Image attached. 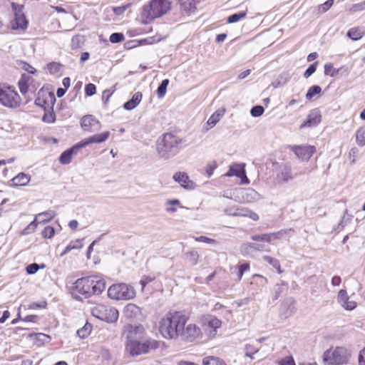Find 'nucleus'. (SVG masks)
Returning <instances> with one entry per match:
<instances>
[{
	"label": "nucleus",
	"mask_w": 365,
	"mask_h": 365,
	"mask_svg": "<svg viewBox=\"0 0 365 365\" xmlns=\"http://www.w3.org/2000/svg\"><path fill=\"white\" fill-rule=\"evenodd\" d=\"M187 318L180 312L168 313L159 323V331L167 339H177L185 326Z\"/></svg>",
	"instance_id": "2"
},
{
	"label": "nucleus",
	"mask_w": 365,
	"mask_h": 365,
	"mask_svg": "<svg viewBox=\"0 0 365 365\" xmlns=\"http://www.w3.org/2000/svg\"><path fill=\"white\" fill-rule=\"evenodd\" d=\"M294 176L292 175V168L287 164H281L278 166L276 179L279 182H287L292 180Z\"/></svg>",
	"instance_id": "13"
},
{
	"label": "nucleus",
	"mask_w": 365,
	"mask_h": 365,
	"mask_svg": "<svg viewBox=\"0 0 365 365\" xmlns=\"http://www.w3.org/2000/svg\"><path fill=\"white\" fill-rule=\"evenodd\" d=\"M142 98V93L140 92H136L130 100L124 103L123 108L127 110L134 109L140 103Z\"/></svg>",
	"instance_id": "22"
},
{
	"label": "nucleus",
	"mask_w": 365,
	"mask_h": 365,
	"mask_svg": "<svg viewBox=\"0 0 365 365\" xmlns=\"http://www.w3.org/2000/svg\"><path fill=\"white\" fill-rule=\"evenodd\" d=\"M114 91L115 89H106L103 92L102 100L103 101L105 104L108 103L109 98L113 95Z\"/></svg>",
	"instance_id": "55"
},
{
	"label": "nucleus",
	"mask_w": 365,
	"mask_h": 365,
	"mask_svg": "<svg viewBox=\"0 0 365 365\" xmlns=\"http://www.w3.org/2000/svg\"><path fill=\"white\" fill-rule=\"evenodd\" d=\"M181 8L187 13L192 12L195 9V0H180Z\"/></svg>",
	"instance_id": "29"
},
{
	"label": "nucleus",
	"mask_w": 365,
	"mask_h": 365,
	"mask_svg": "<svg viewBox=\"0 0 365 365\" xmlns=\"http://www.w3.org/2000/svg\"><path fill=\"white\" fill-rule=\"evenodd\" d=\"M359 364L365 365V347L359 353Z\"/></svg>",
	"instance_id": "63"
},
{
	"label": "nucleus",
	"mask_w": 365,
	"mask_h": 365,
	"mask_svg": "<svg viewBox=\"0 0 365 365\" xmlns=\"http://www.w3.org/2000/svg\"><path fill=\"white\" fill-rule=\"evenodd\" d=\"M364 33L360 29L352 28L347 32V36L354 41L360 39L363 36Z\"/></svg>",
	"instance_id": "32"
},
{
	"label": "nucleus",
	"mask_w": 365,
	"mask_h": 365,
	"mask_svg": "<svg viewBox=\"0 0 365 365\" xmlns=\"http://www.w3.org/2000/svg\"><path fill=\"white\" fill-rule=\"evenodd\" d=\"M245 164L241 163H233L230 166L228 172L225 174V176L231 177L236 176L241 180V184L247 185L250 183V180L247 177L245 171Z\"/></svg>",
	"instance_id": "10"
},
{
	"label": "nucleus",
	"mask_w": 365,
	"mask_h": 365,
	"mask_svg": "<svg viewBox=\"0 0 365 365\" xmlns=\"http://www.w3.org/2000/svg\"><path fill=\"white\" fill-rule=\"evenodd\" d=\"M217 168V164L215 161L208 163L205 168V172L209 177L213 174L214 170Z\"/></svg>",
	"instance_id": "57"
},
{
	"label": "nucleus",
	"mask_w": 365,
	"mask_h": 365,
	"mask_svg": "<svg viewBox=\"0 0 365 365\" xmlns=\"http://www.w3.org/2000/svg\"><path fill=\"white\" fill-rule=\"evenodd\" d=\"M294 232V230L292 229L288 230H281L277 232H272L267 234L268 236H270V241L267 242L268 243H273V241L275 240H280L287 235H289L290 233Z\"/></svg>",
	"instance_id": "27"
},
{
	"label": "nucleus",
	"mask_w": 365,
	"mask_h": 365,
	"mask_svg": "<svg viewBox=\"0 0 365 365\" xmlns=\"http://www.w3.org/2000/svg\"><path fill=\"white\" fill-rule=\"evenodd\" d=\"M79 143L63 152L59 158V161L63 165H68L71 163L73 155L76 153L77 150L81 148Z\"/></svg>",
	"instance_id": "21"
},
{
	"label": "nucleus",
	"mask_w": 365,
	"mask_h": 365,
	"mask_svg": "<svg viewBox=\"0 0 365 365\" xmlns=\"http://www.w3.org/2000/svg\"><path fill=\"white\" fill-rule=\"evenodd\" d=\"M139 312V307L134 304H128L124 308V314L126 318H135Z\"/></svg>",
	"instance_id": "25"
},
{
	"label": "nucleus",
	"mask_w": 365,
	"mask_h": 365,
	"mask_svg": "<svg viewBox=\"0 0 365 365\" xmlns=\"http://www.w3.org/2000/svg\"><path fill=\"white\" fill-rule=\"evenodd\" d=\"M81 125L84 131L94 133L101 130V124L93 115H88L81 118Z\"/></svg>",
	"instance_id": "11"
},
{
	"label": "nucleus",
	"mask_w": 365,
	"mask_h": 365,
	"mask_svg": "<svg viewBox=\"0 0 365 365\" xmlns=\"http://www.w3.org/2000/svg\"><path fill=\"white\" fill-rule=\"evenodd\" d=\"M245 356L252 358V355L258 351V349L251 344H247L245 347Z\"/></svg>",
	"instance_id": "51"
},
{
	"label": "nucleus",
	"mask_w": 365,
	"mask_h": 365,
	"mask_svg": "<svg viewBox=\"0 0 365 365\" xmlns=\"http://www.w3.org/2000/svg\"><path fill=\"white\" fill-rule=\"evenodd\" d=\"M55 234V229L51 226L46 227L42 231V236L44 238H51Z\"/></svg>",
	"instance_id": "48"
},
{
	"label": "nucleus",
	"mask_w": 365,
	"mask_h": 365,
	"mask_svg": "<svg viewBox=\"0 0 365 365\" xmlns=\"http://www.w3.org/2000/svg\"><path fill=\"white\" fill-rule=\"evenodd\" d=\"M263 259L265 262L272 265L274 268L277 269L279 272H281L280 270V263L278 259L273 258L270 256H264Z\"/></svg>",
	"instance_id": "42"
},
{
	"label": "nucleus",
	"mask_w": 365,
	"mask_h": 365,
	"mask_svg": "<svg viewBox=\"0 0 365 365\" xmlns=\"http://www.w3.org/2000/svg\"><path fill=\"white\" fill-rule=\"evenodd\" d=\"M280 365H295L292 358H286L280 361Z\"/></svg>",
	"instance_id": "64"
},
{
	"label": "nucleus",
	"mask_w": 365,
	"mask_h": 365,
	"mask_svg": "<svg viewBox=\"0 0 365 365\" xmlns=\"http://www.w3.org/2000/svg\"><path fill=\"white\" fill-rule=\"evenodd\" d=\"M195 240L196 242H202L207 244H216V240L214 239L209 238L205 236H200V237H194Z\"/></svg>",
	"instance_id": "54"
},
{
	"label": "nucleus",
	"mask_w": 365,
	"mask_h": 365,
	"mask_svg": "<svg viewBox=\"0 0 365 365\" xmlns=\"http://www.w3.org/2000/svg\"><path fill=\"white\" fill-rule=\"evenodd\" d=\"M173 178L175 182H178L185 189L193 190L195 187V182L190 180L189 176L186 173H175L173 175Z\"/></svg>",
	"instance_id": "16"
},
{
	"label": "nucleus",
	"mask_w": 365,
	"mask_h": 365,
	"mask_svg": "<svg viewBox=\"0 0 365 365\" xmlns=\"http://www.w3.org/2000/svg\"><path fill=\"white\" fill-rule=\"evenodd\" d=\"M337 299L341 307L346 310H353L356 306V303L354 301L349 300V297L345 289H341L339 292Z\"/></svg>",
	"instance_id": "19"
},
{
	"label": "nucleus",
	"mask_w": 365,
	"mask_h": 365,
	"mask_svg": "<svg viewBox=\"0 0 365 365\" xmlns=\"http://www.w3.org/2000/svg\"><path fill=\"white\" fill-rule=\"evenodd\" d=\"M223 115V113L219 110L215 112L208 119L207 123L210 127H214L221 119Z\"/></svg>",
	"instance_id": "30"
},
{
	"label": "nucleus",
	"mask_w": 365,
	"mask_h": 365,
	"mask_svg": "<svg viewBox=\"0 0 365 365\" xmlns=\"http://www.w3.org/2000/svg\"><path fill=\"white\" fill-rule=\"evenodd\" d=\"M31 80V77L27 74H22L21 78L19 81L18 85L20 90V92L25 95L29 90V83Z\"/></svg>",
	"instance_id": "24"
},
{
	"label": "nucleus",
	"mask_w": 365,
	"mask_h": 365,
	"mask_svg": "<svg viewBox=\"0 0 365 365\" xmlns=\"http://www.w3.org/2000/svg\"><path fill=\"white\" fill-rule=\"evenodd\" d=\"M349 353L344 347H336L327 350L324 354V361L331 365H342L348 361Z\"/></svg>",
	"instance_id": "9"
},
{
	"label": "nucleus",
	"mask_w": 365,
	"mask_h": 365,
	"mask_svg": "<svg viewBox=\"0 0 365 365\" xmlns=\"http://www.w3.org/2000/svg\"><path fill=\"white\" fill-rule=\"evenodd\" d=\"M349 71H350V69L349 67H347L346 66H343L337 68L336 70H333V72H331V73H330V76L335 77L337 75H340V76L346 75L349 73Z\"/></svg>",
	"instance_id": "43"
},
{
	"label": "nucleus",
	"mask_w": 365,
	"mask_h": 365,
	"mask_svg": "<svg viewBox=\"0 0 365 365\" xmlns=\"http://www.w3.org/2000/svg\"><path fill=\"white\" fill-rule=\"evenodd\" d=\"M222 322L220 319L214 317H209L204 322L205 331H208L210 335H215L216 329L221 327Z\"/></svg>",
	"instance_id": "20"
},
{
	"label": "nucleus",
	"mask_w": 365,
	"mask_h": 365,
	"mask_svg": "<svg viewBox=\"0 0 365 365\" xmlns=\"http://www.w3.org/2000/svg\"><path fill=\"white\" fill-rule=\"evenodd\" d=\"M201 330L195 324H190L186 327L182 328L180 336L190 341H192L201 336Z\"/></svg>",
	"instance_id": "12"
},
{
	"label": "nucleus",
	"mask_w": 365,
	"mask_h": 365,
	"mask_svg": "<svg viewBox=\"0 0 365 365\" xmlns=\"http://www.w3.org/2000/svg\"><path fill=\"white\" fill-rule=\"evenodd\" d=\"M187 260L191 265H195L198 262L199 255L197 251L192 250L186 254Z\"/></svg>",
	"instance_id": "38"
},
{
	"label": "nucleus",
	"mask_w": 365,
	"mask_h": 365,
	"mask_svg": "<svg viewBox=\"0 0 365 365\" xmlns=\"http://www.w3.org/2000/svg\"><path fill=\"white\" fill-rule=\"evenodd\" d=\"M109 39L112 43H120L124 40V36L122 33H113L110 36Z\"/></svg>",
	"instance_id": "50"
},
{
	"label": "nucleus",
	"mask_w": 365,
	"mask_h": 365,
	"mask_svg": "<svg viewBox=\"0 0 365 365\" xmlns=\"http://www.w3.org/2000/svg\"><path fill=\"white\" fill-rule=\"evenodd\" d=\"M83 240H76L70 242L66 246L64 251L61 253V256H63L68 253L71 250L74 249H81L83 247Z\"/></svg>",
	"instance_id": "28"
},
{
	"label": "nucleus",
	"mask_w": 365,
	"mask_h": 365,
	"mask_svg": "<svg viewBox=\"0 0 365 365\" xmlns=\"http://www.w3.org/2000/svg\"><path fill=\"white\" fill-rule=\"evenodd\" d=\"M135 294L133 287L125 283L112 284L108 290V297L115 300H130L133 299Z\"/></svg>",
	"instance_id": "6"
},
{
	"label": "nucleus",
	"mask_w": 365,
	"mask_h": 365,
	"mask_svg": "<svg viewBox=\"0 0 365 365\" xmlns=\"http://www.w3.org/2000/svg\"><path fill=\"white\" fill-rule=\"evenodd\" d=\"M21 99L19 95L13 87L0 86L1 104L10 108H16L21 105Z\"/></svg>",
	"instance_id": "7"
},
{
	"label": "nucleus",
	"mask_w": 365,
	"mask_h": 365,
	"mask_svg": "<svg viewBox=\"0 0 365 365\" xmlns=\"http://www.w3.org/2000/svg\"><path fill=\"white\" fill-rule=\"evenodd\" d=\"M43 120L46 123L54 122L55 114L53 113H45L43 116Z\"/></svg>",
	"instance_id": "59"
},
{
	"label": "nucleus",
	"mask_w": 365,
	"mask_h": 365,
	"mask_svg": "<svg viewBox=\"0 0 365 365\" xmlns=\"http://www.w3.org/2000/svg\"><path fill=\"white\" fill-rule=\"evenodd\" d=\"M171 8L169 0H152L149 5L143 7V16L153 20L165 14Z\"/></svg>",
	"instance_id": "5"
},
{
	"label": "nucleus",
	"mask_w": 365,
	"mask_h": 365,
	"mask_svg": "<svg viewBox=\"0 0 365 365\" xmlns=\"http://www.w3.org/2000/svg\"><path fill=\"white\" fill-rule=\"evenodd\" d=\"M321 118L320 112L318 110H312L309 113L307 120L300 125V128L314 127L320 123Z\"/></svg>",
	"instance_id": "18"
},
{
	"label": "nucleus",
	"mask_w": 365,
	"mask_h": 365,
	"mask_svg": "<svg viewBox=\"0 0 365 365\" xmlns=\"http://www.w3.org/2000/svg\"><path fill=\"white\" fill-rule=\"evenodd\" d=\"M276 287L274 299H277L282 293L287 290L288 284L282 281L280 283L277 284Z\"/></svg>",
	"instance_id": "39"
},
{
	"label": "nucleus",
	"mask_w": 365,
	"mask_h": 365,
	"mask_svg": "<svg viewBox=\"0 0 365 365\" xmlns=\"http://www.w3.org/2000/svg\"><path fill=\"white\" fill-rule=\"evenodd\" d=\"M62 65L59 63L51 62L47 64V68L51 74H57L61 71Z\"/></svg>",
	"instance_id": "40"
},
{
	"label": "nucleus",
	"mask_w": 365,
	"mask_h": 365,
	"mask_svg": "<svg viewBox=\"0 0 365 365\" xmlns=\"http://www.w3.org/2000/svg\"><path fill=\"white\" fill-rule=\"evenodd\" d=\"M246 11H240L239 13H235L230 15L227 18V22L230 24H233L239 21L240 20L244 19L246 16Z\"/></svg>",
	"instance_id": "37"
},
{
	"label": "nucleus",
	"mask_w": 365,
	"mask_h": 365,
	"mask_svg": "<svg viewBox=\"0 0 365 365\" xmlns=\"http://www.w3.org/2000/svg\"><path fill=\"white\" fill-rule=\"evenodd\" d=\"M56 212L53 210H47L36 215L35 218L39 223H46L53 219Z\"/></svg>",
	"instance_id": "26"
},
{
	"label": "nucleus",
	"mask_w": 365,
	"mask_h": 365,
	"mask_svg": "<svg viewBox=\"0 0 365 365\" xmlns=\"http://www.w3.org/2000/svg\"><path fill=\"white\" fill-rule=\"evenodd\" d=\"M153 280V278L150 277H143V279L140 281V284L142 287V290L145 288L147 284L150 283Z\"/></svg>",
	"instance_id": "61"
},
{
	"label": "nucleus",
	"mask_w": 365,
	"mask_h": 365,
	"mask_svg": "<svg viewBox=\"0 0 365 365\" xmlns=\"http://www.w3.org/2000/svg\"><path fill=\"white\" fill-rule=\"evenodd\" d=\"M36 226H37V220L35 218L26 227H25L22 230L21 234L24 235H26L34 232L36 228Z\"/></svg>",
	"instance_id": "44"
},
{
	"label": "nucleus",
	"mask_w": 365,
	"mask_h": 365,
	"mask_svg": "<svg viewBox=\"0 0 365 365\" xmlns=\"http://www.w3.org/2000/svg\"><path fill=\"white\" fill-rule=\"evenodd\" d=\"M333 4L334 0H327L326 2L318 6L319 12L321 14L325 13L327 10H329L331 8Z\"/></svg>",
	"instance_id": "47"
},
{
	"label": "nucleus",
	"mask_w": 365,
	"mask_h": 365,
	"mask_svg": "<svg viewBox=\"0 0 365 365\" xmlns=\"http://www.w3.org/2000/svg\"><path fill=\"white\" fill-rule=\"evenodd\" d=\"M82 37L80 36H76L72 38V48H77L79 46V43L81 41Z\"/></svg>",
	"instance_id": "62"
},
{
	"label": "nucleus",
	"mask_w": 365,
	"mask_h": 365,
	"mask_svg": "<svg viewBox=\"0 0 365 365\" xmlns=\"http://www.w3.org/2000/svg\"><path fill=\"white\" fill-rule=\"evenodd\" d=\"M181 140L172 133H165L157 141L156 150L160 158L168 160L180 150Z\"/></svg>",
	"instance_id": "4"
},
{
	"label": "nucleus",
	"mask_w": 365,
	"mask_h": 365,
	"mask_svg": "<svg viewBox=\"0 0 365 365\" xmlns=\"http://www.w3.org/2000/svg\"><path fill=\"white\" fill-rule=\"evenodd\" d=\"M106 288L103 280L96 277H87L78 279L73 287V296L76 299H81V297L88 298L93 294H101Z\"/></svg>",
	"instance_id": "3"
},
{
	"label": "nucleus",
	"mask_w": 365,
	"mask_h": 365,
	"mask_svg": "<svg viewBox=\"0 0 365 365\" xmlns=\"http://www.w3.org/2000/svg\"><path fill=\"white\" fill-rule=\"evenodd\" d=\"M249 247L251 249L258 250V251H267L264 245L257 244V243H250Z\"/></svg>",
	"instance_id": "60"
},
{
	"label": "nucleus",
	"mask_w": 365,
	"mask_h": 365,
	"mask_svg": "<svg viewBox=\"0 0 365 365\" xmlns=\"http://www.w3.org/2000/svg\"><path fill=\"white\" fill-rule=\"evenodd\" d=\"M356 140L359 146L365 145V127H361L356 131Z\"/></svg>",
	"instance_id": "34"
},
{
	"label": "nucleus",
	"mask_w": 365,
	"mask_h": 365,
	"mask_svg": "<svg viewBox=\"0 0 365 365\" xmlns=\"http://www.w3.org/2000/svg\"><path fill=\"white\" fill-rule=\"evenodd\" d=\"M292 149L297 158L303 161L309 160L315 152L314 146H294Z\"/></svg>",
	"instance_id": "14"
},
{
	"label": "nucleus",
	"mask_w": 365,
	"mask_h": 365,
	"mask_svg": "<svg viewBox=\"0 0 365 365\" xmlns=\"http://www.w3.org/2000/svg\"><path fill=\"white\" fill-rule=\"evenodd\" d=\"M110 136V132L106 131L100 134L93 135L88 138L84 139L79 143V147L83 148L91 143H101L105 142Z\"/></svg>",
	"instance_id": "17"
},
{
	"label": "nucleus",
	"mask_w": 365,
	"mask_h": 365,
	"mask_svg": "<svg viewBox=\"0 0 365 365\" xmlns=\"http://www.w3.org/2000/svg\"><path fill=\"white\" fill-rule=\"evenodd\" d=\"M159 347V342L148 336L142 325H129L126 336L125 351L135 357L147 354Z\"/></svg>",
	"instance_id": "1"
},
{
	"label": "nucleus",
	"mask_w": 365,
	"mask_h": 365,
	"mask_svg": "<svg viewBox=\"0 0 365 365\" xmlns=\"http://www.w3.org/2000/svg\"><path fill=\"white\" fill-rule=\"evenodd\" d=\"M318 64V61H316L311 64L307 69L304 73V77L305 78H308L310 77L317 70V66Z\"/></svg>",
	"instance_id": "49"
},
{
	"label": "nucleus",
	"mask_w": 365,
	"mask_h": 365,
	"mask_svg": "<svg viewBox=\"0 0 365 365\" xmlns=\"http://www.w3.org/2000/svg\"><path fill=\"white\" fill-rule=\"evenodd\" d=\"M169 84V80L168 79H164L162 81L160 84L158 86L157 89V94L158 98H161L164 97L166 93L167 87Z\"/></svg>",
	"instance_id": "36"
},
{
	"label": "nucleus",
	"mask_w": 365,
	"mask_h": 365,
	"mask_svg": "<svg viewBox=\"0 0 365 365\" xmlns=\"http://www.w3.org/2000/svg\"><path fill=\"white\" fill-rule=\"evenodd\" d=\"M91 312L94 317L106 322L113 323L118 319V311L114 307L104 304H97Z\"/></svg>",
	"instance_id": "8"
},
{
	"label": "nucleus",
	"mask_w": 365,
	"mask_h": 365,
	"mask_svg": "<svg viewBox=\"0 0 365 365\" xmlns=\"http://www.w3.org/2000/svg\"><path fill=\"white\" fill-rule=\"evenodd\" d=\"M31 177L29 175L21 173L14 177L12 180V185L14 186H25L30 182Z\"/></svg>",
	"instance_id": "23"
},
{
	"label": "nucleus",
	"mask_w": 365,
	"mask_h": 365,
	"mask_svg": "<svg viewBox=\"0 0 365 365\" xmlns=\"http://www.w3.org/2000/svg\"><path fill=\"white\" fill-rule=\"evenodd\" d=\"M96 92V87L93 83H88L85 87V93L88 96H93Z\"/></svg>",
	"instance_id": "52"
},
{
	"label": "nucleus",
	"mask_w": 365,
	"mask_h": 365,
	"mask_svg": "<svg viewBox=\"0 0 365 365\" xmlns=\"http://www.w3.org/2000/svg\"><path fill=\"white\" fill-rule=\"evenodd\" d=\"M264 111V107L262 106H253L250 110V114L253 117H259L261 116Z\"/></svg>",
	"instance_id": "46"
},
{
	"label": "nucleus",
	"mask_w": 365,
	"mask_h": 365,
	"mask_svg": "<svg viewBox=\"0 0 365 365\" xmlns=\"http://www.w3.org/2000/svg\"><path fill=\"white\" fill-rule=\"evenodd\" d=\"M12 8L15 13V24L16 29H26L28 22L23 13V6H19L18 4L12 3Z\"/></svg>",
	"instance_id": "15"
},
{
	"label": "nucleus",
	"mask_w": 365,
	"mask_h": 365,
	"mask_svg": "<svg viewBox=\"0 0 365 365\" xmlns=\"http://www.w3.org/2000/svg\"><path fill=\"white\" fill-rule=\"evenodd\" d=\"M202 364L203 365H226L222 360L214 356L204 359Z\"/></svg>",
	"instance_id": "35"
},
{
	"label": "nucleus",
	"mask_w": 365,
	"mask_h": 365,
	"mask_svg": "<svg viewBox=\"0 0 365 365\" xmlns=\"http://www.w3.org/2000/svg\"><path fill=\"white\" fill-rule=\"evenodd\" d=\"M128 6H129V5L128 4V5H125V6H122L113 7V11L115 14L120 16L125 11V10L127 9V8Z\"/></svg>",
	"instance_id": "58"
},
{
	"label": "nucleus",
	"mask_w": 365,
	"mask_h": 365,
	"mask_svg": "<svg viewBox=\"0 0 365 365\" xmlns=\"http://www.w3.org/2000/svg\"><path fill=\"white\" fill-rule=\"evenodd\" d=\"M249 210H250L245 209V208H237L236 210V212H232L231 211H229L227 210L225 212L230 215L247 217V214H248L247 212H249Z\"/></svg>",
	"instance_id": "45"
},
{
	"label": "nucleus",
	"mask_w": 365,
	"mask_h": 365,
	"mask_svg": "<svg viewBox=\"0 0 365 365\" xmlns=\"http://www.w3.org/2000/svg\"><path fill=\"white\" fill-rule=\"evenodd\" d=\"M251 239L253 241L269 242L270 241V236H268L267 234L255 235L251 236Z\"/></svg>",
	"instance_id": "53"
},
{
	"label": "nucleus",
	"mask_w": 365,
	"mask_h": 365,
	"mask_svg": "<svg viewBox=\"0 0 365 365\" xmlns=\"http://www.w3.org/2000/svg\"><path fill=\"white\" fill-rule=\"evenodd\" d=\"M322 92V88L319 86L315 85L311 86L306 94V98L309 101L312 100L315 96L320 94Z\"/></svg>",
	"instance_id": "31"
},
{
	"label": "nucleus",
	"mask_w": 365,
	"mask_h": 365,
	"mask_svg": "<svg viewBox=\"0 0 365 365\" xmlns=\"http://www.w3.org/2000/svg\"><path fill=\"white\" fill-rule=\"evenodd\" d=\"M44 267H45L44 264L39 265L36 263H32V264H29L26 267V270L29 274H34L38 272V269H43Z\"/></svg>",
	"instance_id": "41"
},
{
	"label": "nucleus",
	"mask_w": 365,
	"mask_h": 365,
	"mask_svg": "<svg viewBox=\"0 0 365 365\" xmlns=\"http://www.w3.org/2000/svg\"><path fill=\"white\" fill-rule=\"evenodd\" d=\"M92 329V325L86 323L81 329L77 331V334L81 339H86L88 336Z\"/></svg>",
	"instance_id": "33"
},
{
	"label": "nucleus",
	"mask_w": 365,
	"mask_h": 365,
	"mask_svg": "<svg viewBox=\"0 0 365 365\" xmlns=\"http://www.w3.org/2000/svg\"><path fill=\"white\" fill-rule=\"evenodd\" d=\"M250 269V264L246 262L240 265L238 272V279L240 280L243 276L245 272Z\"/></svg>",
	"instance_id": "56"
}]
</instances>
